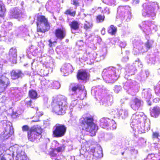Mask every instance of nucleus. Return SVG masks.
Segmentation results:
<instances>
[{
  "label": "nucleus",
  "mask_w": 160,
  "mask_h": 160,
  "mask_svg": "<svg viewBox=\"0 0 160 160\" xmlns=\"http://www.w3.org/2000/svg\"><path fill=\"white\" fill-rule=\"evenodd\" d=\"M103 2L109 5H112L114 4L115 1L114 0H103Z\"/></svg>",
  "instance_id": "nucleus-43"
},
{
  "label": "nucleus",
  "mask_w": 160,
  "mask_h": 160,
  "mask_svg": "<svg viewBox=\"0 0 160 160\" xmlns=\"http://www.w3.org/2000/svg\"><path fill=\"white\" fill-rule=\"evenodd\" d=\"M102 87L100 86H97L96 87H92L91 93H94L96 95H97L98 96L101 104L105 106L111 105L112 102V95L106 96L104 93L99 95L98 92H100L102 90Z\"/></svg>",
  "instance_id": "nucleus-6"
},
{
  "label": "nucleus",
  "mask_w": 160,
  "mask_h": 160,
  "mask_svg": "<svg viewBox=\"0 0 160 160\" xmlns=\"http://www.w3.org/2000/svg\"><path fill=\"white\" fill-rule=\"evenodd\" d=\"M139 0H133L132 3L134 5H136L139 3Z\"/></svg>",
  "instance_id": "nucleus-63"
},
{
  "label": "nucleus",
  "mask_w": 160,
  "mask_h": 160,
  "mask_svg": "<svg viewBox=\"0 0 160 160\" xmlns=\"http://www.w3.org/2000/svg\"><path fill=\"white\" fill-rule=\"evenodd\" d=\"M15 160H27L28 158L22 148L19 147L17 149L15 154Z\"/></svg>",
  "instance_id": "nucleus-20"
},
{
  "label": "nucleus",
  "mask_w": 160,
  "mask_h": 160,
  "mask_svg": "<svg viewBox=\"0 0 160 160\" xmlns=\"http://www.w3.org/2000/svg\"><path fill=\"white\" fill-rule=\"evenodd\" d=\"M134 64H135V66L137 65L140 68L142 67V65L139 59H137L135 61Z\"/></svg>",
  "instance_id": "nucleus-46"
},
{
  "label": "nucleus",
  "mask_w": 160,
  "mask_h": 160,
  "mask_svg": "<svg viewBox=\"0 0 160 160\" xmlns=\"http://www.w3.org/2000/svg\"><path fill=\"white\" fill-rule=\"evenodd\" d=\"M61 71L64 73V76H66L68 75L70 72H72L73 68L70 64H65L62 67Z\"/></svg>",
  "instance_id": "nucleus-22"
},
{
  "label": "nucleus",
  "mask_w": 160,
  "mask_h": 160,
  "mask_svg": "<svg viewBox=\"0 0 160 160\" xmlns=\"http://www.w3.org/2000/svg\"><path fill=\"white\" fill-rule=\"evenodd\" d=\"M28 99V98H27L25 100L26 102H27V105L28 107H32V105H31L32 101L31 100H30L28 101V100H27V99Z\"/></svg>",
  "instance_id": "nucleus-59"
},
{
  "label": "nucleus",
  "mask_w": 160,
  "mask_h": 160,
  "mask_svg": "<svg viewBox=\"0 0 160 160\" xmlns=\"http://www.w3.org/2000/svg\"><path fill=\"white\" fill-rule=\"evenodd\" d=\"M70 25L71 29L76 30L79 28L80 23L77 21H74L71 23Z\"/></svg>",
  "instance_id": "nucleus-35"
},
{
  "label": "nucleus",
  "mask_w": 160,
  "mask_h": 160,
  "mask_svg": "<svg viewBox=\"0 0 160 160\" xmlns=\"http://www.w3.org/2000/svg\"><path fill=\"white\" fill-rule=\"evenodd\" d=\"M136 69V68L133 65H131L128 68H126L127 74L125 75V78H127L128 76L134 75L135 73V72Z\"/></svg>",
  "instance_id": "nucleus-32"
},
{
  "label": "nucleus",
  "mask_w": 160,
  "mask_h": 160,
  "mask_svg": "<svg viewBox=\"0 0 160 160\" xmlns=\"http://www.w3.org/2000/svg\"><path fill=\"white\" fill-rule=\"evenodd\" d=\"M142 104V101L138 98L133 99L130 101V103L131 107L134 110H138Z\"/></svg>",
  "instance_id": "nucleus-18"
},
{
  "label": "nucleus",
  "mask_w": 160,
  "mask_h": 160,
  "mask_svg": "<svg viewBox=\"0 0 160 160\" xmlns=\"http://www.w3.org/2000/svg\"><path fill=\"white\" fill-rule=\"evenodd\" d=\"M110 13L109 8L107 7H106L104 8L103 11V13L107 14H108Z\"/></svg>",
  "instance_id": "nucleus-58"
},
{
  "label": "nucleus",
  "mask_w": 160,
  "mask_h": 160,
  "mask_svg": "<svg viewBox=\"0 0 160 160\" xmlns=\"http://www.w3.org/2000/svg\"><path fill=\"white\" fill-rule=\"evenodd\" d=\"M152 42L148 40L145 44L140 40L135 39L133 42V48L132 52L134 55H138L140 53H143L147 51V49L151 48Z\"/></svg>",
  "instance_id": "nucleus-7"
},
{
  "label": "nucleus",
  "mask_w": 160,
  "mask_h": 160,
  "mask_svg": "<svg viewBox=\"0 0 160 160\" xmlns=\"http://www.w3.org/2000/svg\"><path fill=\"white\" fill-rule=\"evenodd\" d=\"M82 129L89 132L90 135L93 136L98 129V127L93 122L92 117L82 118L80 120Z\"/></svg>",
  "instance_id": "nucleus-4"
},
{
  "label": "nucleus",
  "mask_w": 160,
  "mask_h": 160,
  "mask_svg": "<svg viewBox=\"0 0 160 160\" xmlns=\"http://www.w3.org/2000/svg\"><path fill=\"white\" fill-rule=\"evenodd\" d=\"M0 160H9L8 158H7L5 156L3 157V155L2 154H0Z\"/></svg>",
  "instance_id": "nucleus-62"
},
{
  "label": "nucleus",
  "mask_w": 160,
  "mask_h": 160,
  "mask_svg": "<svg viewBox=\"0 0 160 160\" xmlns=\"http://www.w3.org/2000/svg\"><path fill=\"white\" fill-rule=\"evenodd\" d=\"M155 91L157 94L160 95V81L158 82V86L156 88Z\"/></svg>",
  "instance_id": "nucleus-51"
},
{
  "label": "nucleus",
  "mask_w": 160,
  "mask_h": 160,
  "mask_svg": "<svg viewBox=\"0 0 160 160\" xmlns=\"http://www.w3.org/2000/svg\"><path fill=\"white\" fill-rule=\"evenodd\" d=\"M42 129L38 126L32 127L28 132V140L32 142H38L42 137Z\"/></svg>",
  "instance_id": "nucleus-9"
},
{
  "label": "nucleus",
  "mask_w": 160,
  "mask_h": 160,
  "mask_svg": "<svg viewBox=\"0 0 160 160\" xmlns=\"http://www.w3.org/2000/svg\"><path fill=\"white\" fill-rule=\"evenodd\" d=\"M88 77V73L85 70H80L78 72L77 78L78 80H86Z\"/></svg>",
  "instance_id": "nucleus-29"
},
{
  "label": "nucleus",
  "mask_w": 160,
  "mask_h": 160,
  "mask_svg": "<svg viewBox=\"0 0 160 160\" xmlns=\"http://www.w3.org/2000/svg\"><path fill=\"white\" fill-rule=\"evenodd\" d=\"M111 120L108 118H102L100 119V126L102 128H111L110 123Z\"/></svg>",
  "instance_id": "nucleus-24"
},
{
  "label": "nucleus",
  "mask_w": 160,
  "mask_h": 160,
  "mask_svg": "<svg viewBox=\"0 0 160 160\" xmlns=\"http://www.w3.org/2000/svg\"><path fill=\"white\" fill-rule=\"evenodd\" d=\"M121 72L120 69L117 70L114 67H108L103 70L102 77L106 82H113L118 79Z\"/></svg>",
  "instance_id": "nucleus-5"
},
{
  "label": "nucleus",
  "mask_w": 160,
  "mask_h": 160,
  "mask_svg": "<svg viewBox=\"0 0 160 160\" xmlns=\"http://www.w3.org/2000/svg\"><path fill=\"white\" fill-rule=\"evenodd\" d=\"M151 91L150 89H144L142 93V97L147 99L146 101L149 106L151 105V102H149V100L152 97Z\"/></svg>",
  "instance_id": "nucleus-26"
},
{
  "label": "nucleus",
  "mask_w": 160,
  "mask_h": 160,
  "mask_svg": "<svg viewBox=\"0 0 160 160\" xmlns=\"http://www.w3.org/2000/svg\"><path fill=\"white\" fill-rule=\"evenodd\" d=\"M8 100V98L5 96H2L0 98V101L2 103H6Z\"/></svg>",
  "instance_id": "nucleus-53"
},
{
  "label": "nucleus",
  "mask_w": 160,
  "mask_h": 160,
  "mask_svg": "<svg viewBox=\"0 0 160 160\" xmlns=\"http://www.w3.org/2000/svg\"><path fill=\"white\" fill-rule=\"evenodd\" d=\"M149 74V73L148 71H145V72H143V75L142 76H141V77L144 78H146L148 77Z\"/></svg>",
  "instance_id": "nucleus-54"
},
{
  "label": "nucleus",
  "mask_w": 160,
  "mask_h": 160,
  "mask_svg": "<svg viewBox=\"0 0 160 160\" xmlns=\"http://www.w3.org/2000/svg\"><path fill=\"white\" fill-rule=\"evenodd\" d=\"M159 136V133L157 132H153V133L152 138H158Z\"/></svg>",
  "instance_id": "nucleus-60"
},
{
  "label": "nucleus",
  "mask_w": 160,
  "mask_h": 160,
  "mask_svg": "<svg viewBox=\"0 0 160 160\" xmlns=\"http://www.w3.org/2000/svg\"><path fill=\"white\" fill-rule=\"evenodd\" d=\"M123 88L128 94L132 95H134L139 90V87L137 83L135 81L131 79L128 80L125 83Z\"/></svg>",
  "instance_id": "nucleus-11"
},
{
  "label": "nucleus",
  "mask_w": 160,
  "mask_h": 160,
  "mask_svg": "<svg viewBox=\"0 0 160 160\" xmlns=\"http://www.w3.org/2000/svg\"><path fill=\"white\" fill-rule=\"evenodd\" d=\"M130 122L133 130L139 133L145 132L150 128V120L142 112H137L132 114Z\"/></svg>",
  "instance_id": "nucleus-1"
},
{
  "label": "nucleus",
  "mask_w": 160,
  "mask_h": 160,
  "mask_svg": "<svg viewBox=\"0 0 160 160\" xmlns=\"http://www.w3.org/2000/svg\"><path fill=\"white\" fill-rule=\"evenodd\" d=\"M117 31V28L113 25H111L110 27L108 28V32L112 35L115 34Z\"/></svg>",
  "instance_id": "nucleus-36"
},
{
  "label": "nucleus",
  "mask_w": 160,
  "mask_h": 160,
  "mask_svg": "<svg viewBox=\"0 0 160 160\" xmlns=\"http://www.w3.org/2000/svg\"><path fill=\"white\" fill-rule=\"evenodd\" d=\"M9 55L10 60L13 63H16L17 57V50L15 47L12 48L10 49Z\"/></svg>",
  "instance_id": "nucleus-27"
},
{
  "label": "nucleus",
  "mask_w": 160,
  "mask_h": 160,
  "mask_svg": "<svg viewBox=\"0 0 160 160\" xmlns=\"http://www.w3.org/2000/svg\"><path fill=\"white\" fill-rule=\"evenodd\" d=\"M13 128L10 125H7L5 131L2 134L1 138L2 139H6L10 137L13 133Z\"/></svg>",
  "instance_id": "nucleus-19"
},
{
  "label": "nucleus",
  "mask_w": 160,
  "mask_h": 160,
  "mask_svg": "<svg viewBox=\"0 0 160 160\" xmlns=\"http://www.w3.org/2000/svg\"><path fill=\"white\" fill-rule=\"evenodd\" d=\"M28 30L26 26H22L19 27L16 30V34L17 36L24 37L28 35Z\"/></svg>",
  "instance_id": "nucleus-25"
},
{
  "label": "nucleus",
  "mask_w": 160,
  "mask_h": 160,
  "mask_svg": "<svg viewBox=\"0 0 160 160\" xmlns=\"http://www.w3.org/2000/svg\"><path fill=\"white\" fill-rule=\"evenodd\" d=\"M66 130L67 128L64 125L57 123L53 128V136L56 138L62 137L65 134Z\"/></svg>",
  "instance_id": "nucleus-13"
},
{
  "label": "nucleus",
  "mask_w": 160,
  "mask_h": 160,
  "mask_svg": "<svg viewBox=\"0 0 160 160\" xmlns=\"http://www.w3.org/2000/svg\"><path fill=\"white\" fill-rule=\"evenodd\" d=\"M142 15L145 17H154L155 16L154 12V9L158 8V6L157 2H153L145 3L142 5Z\"/></svg>",
  "instance_id": "nucleus-8"
},
{
  "label": "nucleus",
  "mask_w": 160,
  "mask_h": 160,
  "mask_svg": "<svg viewBox=\"0 0 160 160\" xmlns=\"http://www.w3.org/2000/svg\"><path fill=\"white\" fill-rule=\"evenodd\" d=\"M140 27L145 34L147 35L151 33L152 29L154 30L155 31L157 30V26L149 21L143 22L142 25H140Z\"/></svg>",
  "instance_id": "nucleus-14"
},
{
  "label": "nucleus",
  "mask_w": 160,
  "mask_h": 160,
  "mask_svg": "<svg viewBox=\"0 0 160 160\" xmlns=\"http://www.w3.org/2000/svg\"><path fill=\"white\" fill-rule=\"evenodd\" d=\"M73 93L71 95L72 101L70 107H74L77 104L78 98L83 99L86 96V91L84 86L77 83L72 84L70 86Z\"/></svg>",
  "instance_id": "nucleus-3"
},
{
  "label": "nucleus",
  "mask_w": 160,
  "mask_h": 160,
  "mask_svg": "<svg viewBox=\"0 0 160 160\" xmlns=\"http://www.w3.org/2000/svg\"><path fill=\"white\" fill-rule=\"evenodd\" d=\"M110 125L111 127V128H110V129H112L113 130L116 128L117 126L116 124L115 121L113 120H111Z\"/></svg>",
  "instance_id": "nucleus-44"
},
{
  "label": "nucleus",
  "mask_w": 160,
  "mask_h": 160,
  "mask_svg": "<svg viewBox=\"0 0 160 160\" xmlns=\"http://www.w3.org/2000/svg\"><path fill=\"white\" fill-rule=\"evenodd\" d=\"M52 107L53 112L58 115L64 114L68 108L67 98L61 95L54 97Z\"/></svg>",
  "instance_id": "nucleus-2"
},
{
  "label": "nucleus",
  "mask_w": 160,
  "mask_h": 160,
  "mask_svg": "<svg viewBox=\"0 0 160 160\" xmlns=\"http://www.w3.org/2000/svg\"><path fill=\"white\" fill-rule=\"evenodd\" d=\"M28 94L29 96L31 98L33 99L37 98V93L35 90H32L29 91Z\"/></svg>",
  "instance_id": "nucleus-37"
},
{
  "label": "nucleus",
  "mask_w": 160,
  "mask_h": 160,
  "mask_svg": "<svg viewBox=\"0 0 160 160\" xmlns=\"http://www.w3.org/2000/svg\"><path fill=\"white\" fill-rule=\"evenodd\" d=\"M90 152L93 153L96 157L100 158L103 156L102 149L100 146H98L95 148H91Z\"/></svg>",
  "instance_id": "nucleus-23"
},
{
  "label": "nucleus",
  "mask_w": 160,
  "mask_h": 160,
  "mask_svg": "<svg viewBox=\"0 0 160 160\" xmlns=\"http://www.w3.org/2000/svg\"><path fill=\"white\" fill-rule=\"evenodd\" d=\"M4 24L3 27V29L1 31L2 34H0V38L5 37L6 36L5 32L11 29L12 25V23L11 22H4Z\"/></svg>",
  "instance_id": "nucleus-28"
},
{
  "label": "nucleus",
  "mask_w": 160,
  "mask_h": 160,
  "mask_svg": "<svg viewBox=\"0 0 160 160\" xmlns=\"http://www.w3.org/2000/svg\"><path fill=\"white\" fill-rule=\"evenodd\" d=\"M37 31L44 33L49 30L50 26L48 20L45 16H41L38 18Z\"/></svg>",
  "instance_id": "nucleus-10"
},
{
  "label": "nucleus",
  "mask_w": 160,
  "mask_h": 160,
  "mask_svg": "<svg viewBox=\"0 0 160 160\" xmlns=\"http://www.w3.org/2000/svg\"><path fill=\"white\" fill-rule=\"evenodd\" d=\"M49 46L51 47H52L53 46H54L56 43V41H54L53 42H52L51 40H49Z\"/></svg>",
  "instance_id": "nucleus-55"
},
{
  "label": "nucleus",
  "mask_w": 160,
  "mask_h": 160,
  "mask_svg": "<svg viewBox=\"0 0 160 160\" xmlns=\"http://www.w3.org/2000/svg\"><path fill=\"white\" fill-rule=\"evenodd\" d=\"M105 18L104 15H98L97 17L96 21L98 23L102 22L103 21Z\"/></svg>",
  "instance_id": "nucleus-40"
},
{
  "label": "nucleus",
  "mask_w": 160,
  "mask_h": 160,
  "mask_svg": "<svg viewBox=\"0 0 160 160\" xmlns=\"http://www.w3.org/2000/svg\"><path fill=\"white\" fill-rule=\"evenodd\" d=\"M118 114L119 116L123 119L126 118L129 115L128 111L125 109H120L118 111Z\"/></svg>",
  "instance_id": "nucleus-31"
},
{
  "label": "nucleus",
  "mask_w": 160,
  "mask_h": 160,
  "mask_svg": "<svg viewBox=\"0 0 160 160\" xmlns=\"http://www.w3.org/2000/svg\"><path fill=\"white\" fill-rule=\"evenodd\" d=\"M87 152H85V155H87V156L86 157V160H94V158L93 154H91L88 153V154H87Z\"/></svg>",
  "instance_id": "nucleus-41"
},
{
  "label": "nucleus",
  "mask_w": 160,
  "mask_h": 160,
  "mask_svg": "<svg viewBox=\"0 0 160 160\" xmlns=\"http://www.w3.org/2000/svg\"><path fill=\"white\" fill-rule=\"evenodd\" d=\"M122 88L120 86H116L114 88V91L116 93H118L121 90Z\"/></svg>",
  "instance_id": "nucleus-52"
},
{
  "label": "nucleus",
  "mask_w": 160,
  "mask_h": 160,
  "mask_svg": "<svg viewBox=\"0 0 160 160\" xmlns=\"http://www.w3.org/2000/svg\"><path fill=\"white\" fill-rule=\"evenodd\" d=\"M54 87L55 88L57 89L59 88L60 87V84L59 82L57 81H54L53 82Z\"/></svg>",
  "instance_id": "nucleus-50"
},
{
  "label": "nucleus",
  "mask_w": 160,
  "mask_h": 160,
  "mask_svg": "<svg viewBox=\"0 0 160 160\" xmlns=\"http://www.w3.org/2000/svg\"><path fill=\"white\" fill-rule=\"evenodd\" d=\"M119 43V46L121 48H124L126 45V44L125 42L120 41Z\"/></svg>",
  "instance_id": "nucleus-56"
},
{
  "label": "nucleus",
  "mask_w": 160,
  "mask_h": 160,
  "mask_svg": "<svg viewBox=\"0 0 160 160\" xmlns=\"http://www.w3.org/2000/svg\"><path fill=\"white\" fill-rule=\"evenodd\" d=\"M22 130L23 131H26L28 130L29 129V127L27 125H24L22 127Z\"/></svg>",
  "instance_id": "nucleus-57"
},
{
  "label": "nucleus",
  "mask_w": 160,
  "mask_h": 160,
  "mask_svg": "<svg viewBox=\"0 0 160 160\" xmlns=\"http://www.w3.org/2000/svg\"><path fill=\"white\" fill-rule=\"evenodd\" d=\"M19 146L11 147H9V146L6 145L5 147V152L4 156L9 160H12L13 159V156L15 155L16 152Z\"/></svg>",
  "instance_id": "nucleus-15"
},
{
  "label": "nucleus",
  "mask_w": 160,
  "mask_h": 160,
  "mask_svg": "<svg viewBox=\"0 0 160 160\" xmlns=\"http://www.w3.org/2000/svg\"><path fill=\"white\" fill-rule=\"evenodd\" d=\"M155 59L154 57L150 58L148 61V64H154L155 62Z\"/></svg>",
  "instance_id": "nucleus-49"
},
{
  "label": "nucleus",
  "mask_w": 160,
  "mask_h": 160,
  "mask_svg": "<svg viewBox=\"0 0 160 160\" xmlns=\"http://www.w3.org/2000/svg\"><path fill=\"white\" fill-rule=\"evenodd\" d=\"M51 83L49 81L43 79L41 81V88L42 89L46 88L50 86Z\"/></svg>",
  "instance_id": "nucleus-34"
},
{
  "label": "nucleus",
  "mask_w": 160,
  "mask_h": 160,
  "mask_svg": "<svg viewBox=\"0 0 160 160\" xmlns=\"http://www.w3.org/2000/svg\"><path fill=\"white\" fill-rule=\"evenodd\" d=\"M92 23L86 22L84 24V28L87 31L89 30L92 28Z\"/></svg>",
  "instance_id": "nucleus-39"
},
{
  "label": "nucleus",
  "mask_w": 160,
  "mask_h": 160,
  "mask_svg": "<svg viewBox=\"0 0 160 160\" xmlns=\"http://www.w3.org/2000/svg\"><path fill=\"white\" fill-rule=\"evenodd\" d=\"M130 8L129 6H120L117 9V15L116 18H120L122 20L127 17L129 19L131 18Z\"/></svg>",
  "instance_id": "nucleus-12"
},
{
  "label": "nucleus",
  "mask_w": 160,
  "mask_h": 160,
  "mask_svg": "<svg viewBox=\"0 0 160 160\" xmlns=\"http://www.w3.org/2000/svg\"><path fill=\"white\" fill-rule=\"evenodd\" d=\"M11 15L12 17L19 21L22 20L26 18V16L24 11L17 8H14L11 11Z\"/></svg>",
  "instance_id": "nucleus-16"
},
{
  "label": "nucleus",
  "mask_w": 160,
  "mask_h": 160,
  "mask_svg": "<svg viewBox=\"0 0 160 160\" xmlns=\"http://www.w3.org/2000/svg\"><path fill=\"white\" fill-rule=\"evenodd\" d=\"M12 80H18L22 78L24 76V73L20 70H13L10 72Z\"/></svg>",
  "instance_id": "nucleus-21"
},
{
  "label": "nucleus",
  "mask_w": 160,
  "mask_h": 160,
  "mask_svg": "<svg viewBox=\"0 0 160 160\" xmlns=\"http://www.w3.org/2000/svg\"><path fill=\"white\" fill-rule=\"evenodd\" d=\"M18 90H17L15 93H14V92H13V91H12L11 92V93L12 94H13L14 97L18 99H20V94H19L18 93Z\"/></svg>",
  "instance_id": "nucleus-45"
},
{
  "label": "nucleus",
  "mask_w": 160,
  "mask_h": 160,
  "mask_svg": "<svg viewBox=\"0 0 160 160\" xmlns=\"http://www.w3.org/2000/svg\"><path fill=\"white\" fill-rule=\"evenodd\" d=\"M128 60V57L127 56L123 58L122 59V60L123 62H126Z\"/></svg>",
  "instance_id": "nucleus-64"
},
{
  "label": "nucleus",
  "mask_w": 160,
  "mask_h": 160,
  "mask_svg": "<svg viewBox=\"0 0 160 160\" xmlns=\"http://www.w3.org/2000/svg\"><path fill=\"white\" fill-rule=\"evenodd\" d=\"M55 35L58 38L62 39L65 36V32L61 29H58L56 30Z\"/></svg>",
  "instance_id": "nucleus-33"
},
{
  "label": "nucleus",
  "mask_w": 160,
  "mask_h": 160,
  "mask_svg": "<svg viewBox=\"0 0 160 160\" xmlns=\"http://www.w3.org/2000/svg\"><path fill=\"white\" fill-rule=\"evenodd\" d=\"M76 12L75 11L71 12L70 10H67L65 12V13L67 14H69L71 16H74Z\"/></svg>",
  "instance_id": "nucleus-48"
},
{
  "label": "nucleus",
  "mask_w": 160,
  "mask_h": 160,
  "mask_svg": "<svg viewBox=\"0 0 160 160\" xmlns=\"http://www.w3.org/2000/svg\"><path fill=\"white\" fill-rule=\"evenodd\" d=\"M160 114V108L158 106L155 107L151 110L150 115L152 117L156 118Z\"/></svg>",
  "instance_id": "nucleus-30"
},
{
  "label": "nucleus",
  "mask_w": 160,
  "mask_h": 160,
  "mask_svg": "<svg viewBox=\"0 0 160 160\" xmlns=\"http://www.w3.org/2000/svg\"><path fill=\"white\" fill-rule=\"evenodd\" d=\"M58 152L57 150L55 148L50 152V154L51 156L55 157Z\"/></svg>",
  "instance_id": "nucleus-47"
},
{
  "label": "nucleus",
  "mask_w": 160,
  "mask_h": 160,
  "mask_svg": "<svg viewBox=\"0 0 160 160\" xmlns=\"http://www.w3.org/2000/svg\"><path fill=\"white\" fill-rule=\"evenodd\" d=\"M65 146L64 145H62L58 146L57 148H56L58 152H62L63 151L65 148Z\"/></svg>",
  "instance_id": "nucleus-42"
},
{
  "label": "nucleus",
  "mask_w": 160,
  "mask_h": 160,
  "mask_svg": "<svg viewBox=\"0 0 160 160\" xmlns=\"http://www.w3.org/2000/svg\"><path fill=\"white\" fill-rule=\"evenodd\" d=\"M5 11L4 7L3 6L2 2L0 1V17H2Z\"/></svg>",
  "instance_id": "nucleus-38"
},
{
  "label": "nucleus",
  "mask_w": 160,
  "mask_h": 160,
  "mask_svg": "<svg viewBox=\"0 0 160 160\" xmlns=\"http://www.w3.org/2000/svg\"><path fill=\"white\" fill-rule=\"evenodd\" d=\"M9 83L8 78L4 76H0V92L5 90Z\"/></svg>",
  "instance_id": "nucleus-17"
},
{
  "label": "nucleus",
  "mask_w": 160,
  "mask_h": 160,
  "mask_svg": "<svg viewBox=\"0 0 160 160\" xmlns=\"http://www.w3.org/2000/svg\"><path fill=\"white\" fill-rule=\"evenodd\" d=\"M71 3L76 6L78 4V0H72Z\"/></svg>",
  "instance_id": "nucleus-61"
}]
</instances>
